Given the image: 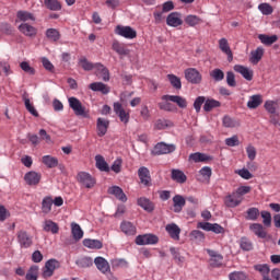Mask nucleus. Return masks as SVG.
I'll return each instance as SVG.
<instances>
[{
  "mask_svg": "<svg viewBox=\"0 0 280 280\" xmlns=\"http://www.w3.org/2000/svg\"><path fill=\"white\" fill-rule=\"evenodd\" d=\"M69 107L73 110L77 117H89V112L86 107L82 105V102L78 97L71 96L68 98Z\"/></svg>",
  "mask_w": 280,
  "mask_h": 280,
  "instance_id": "1",
  "label": "nucleus"
},
{
  "mask_svg": "<svg viewBox=\"0 0 280 280\" xmlns=\"http://www.w3.org/2000/svg\"><path fill=\"white\" fill-rule=\"evenodd\" d=\"M77 180L81 187H85V189H93L96 183L95 177L84 171L77 174Z\"/></svg>",
  "mask_w": 280,
  "mask_h": 280,
  "instance_id": "2",
  "label": "nucleus"
},
{
  "mask_svg": "<svg viewBox=\"0 0 280 280\" xmlns=\"http://www.w3.org/2000/svg\"><path fill=\"white\" fill-rule=\"evenodd\" d=\"M172 152H176V144H167L165 142H159L152 150L153 156H161L163 154H172Z\"/></svg>",
  "mask_w": 280,
  "mask_h": 280,
  "instance_id": "3",
  "label": "nucleus"
},
{
  "mask_svg": "<svg viewBox=\"0 0 280 280\" xmlns=\"http://www.w3.org/2000/svg\"><path fill=\"white\" fill-rule=\"evenodd\" d=\"M184 75L190 84H200L202 82V74L196 68H187L184 71Z\"/></svg>",
  "mask_w": 280,
  "mask_h": 280,
  "instance_id": "4",
  "label": "nucleus"
},
{
  "mask_svg": "<svg viewBox=\"0 0 280 280\" xmlns=\"http://www.w3.org/2000/svg\"><path fill=\"white\" fill-rule=\"evenodd\" d=\"M114 113L125 126L130 121V109H125L121 103H114Z\"/></svg>",
  "mask_w": 280,
  "mask_h": 280,
  "instance_id": "5",
  "label": "nucleus"
},
{
  "mask_svg": "<svg viewBox=\"0 0 280 280\" xmlns=\"http://www.w3.org/2000/svg\"><path fill=\"white\" fill-rule=\"evenodd\" d=\"M115 34L122 38H127V40H132V38L137 36V31L131 26L117 25L115 27Z\"/></svg>",
  "mask_w": 280,
  "mask_h": 280,
  "instance_id": "6",
  "label": "nucleus"
},
{
  "mask_svg": "<svg viewBox=\"0 0 280 280\" xmlns=\"http://www.w3.org/2000/svg\"><path fill=\"white\" fill-rule=\"evenodd\" d=\"M58 268H60V262L56 259H49L43 268L42 277H44V279L54 277V272L58 270Z\"/></svg>",
  "mask_w": 280,
  "mask_h": 280,
  "instance_id": "7",
  "label": "nucleus"
},
{
  "mask_svg": "<svg viewBox=\"0 0 280 280\" xmlns=\"http://www.w3.org/2000/svg\"><path fill=\"white\" fill-rule=\"evenodd\" d=\"M137 246H152L159 244V236L154 234L138 235L136 237Z\"/></svg>",
  "mask_w": 280,
  "mask_h": 280,
  "instance_id": "8",
  "label": "nucleus"
},
{
  "mask_svg": "<svg viewBox=\"0 0 280 280\" xmlns=\"http://www.w3.org/2000/svg\"><path fill=\"white\" fill-rule=\"evenodd\" d=\"M18 242L21 248H31L34 245V238L25 230L18 232Z\"/></svg>",
  "mask_w": 280,
  "mask_h": 280,
  "instance_id": "9",
  "label": "nucleus"
},
{
  "mask_svg": "<svg viewBox=\"0 0 280 280\" xmlns=\"http://www.w3.org/2000/svg\"><path fill=\"white\" fill-rule=\"evenodd\" d=\"M197 229H202V231H211L212 233H215L217 235H220L224 233V229L222 225L218 223H209V222H199L197 224Z\"/></svg>",
  "mask_w": 280,
  "mask_h": 280,
  "instance_id": "10",
  "label": "nucleus"
},
{
  "mask_svg": "<svg viewBox=\"0 0 280 280\" xmlns=\"http://www.w3.org/2000/svg\"><path fill=\"white\" fill-rule=\"evenodd\" d=\"M18 30L21 32V34L27 36V38H36V35L38 34L37 27H34L33 25H30L25 22L20 24Z\"/></svg>",
  "mask_w": 280,
  "mask_h": 280,
  "instance_id": "11",
  "label": "nucleus"
},
{
  "mask_svg": "<svg viewBox=\"0 0 280 280\" xmlns=\"http://www.w3.org/2000/svg\"><path fill=\"white\" fill-rule=\"evenodd\" d=\"M168 27H180L183 25V15L178 12H172L166 18Z\"/></svg>",
  "mask_w": 280,
  "mask_h": 280,
  "instance_id": "12",
  "label": "nucleus"
},
{
  "mask_svg": "<svg viewBox=\"0 0 280 280\" xmlns=\"http://www.w3.org/2000/svg\"><path fill=\"white\" fill-rule=\"evenodd\" d=\"M40 178H43V175H40V173H38L36 171L27 172L24 175V180H25L26 185H30V187H34V186L38 185V183H40Z\"/></svg>",
  "mask_w": 280,
  "mask_h": 280,
  "instance_id": "13",
  "label": "nucleus"
},
{
  "mask_svg": "<svg viewBox=\"0 0 280 280\" xmlns=\"http://www.w3.org/2000/svg\"><path fill=\"white\" fill-rule=\"evenodd\" d=\"M243 200L244 198L237 196L235 192H232L224 198V205L230 209H235V207H240V205H242Z\"/></svg>",
  "mask_w": 280,
  "mask_h": 280,
  "instance_id": "14",
  "label": "nucleus"
},
{
  "mask_svg": "<svg viewBox=\"0 0 280 280\" xmlns=\"http://www.w3.org/2000/svg\"><path fill=\"white\" fill-rule=\"evenodd\" d=\"M110 126V120L106 118H97L96 120V131L100 137L106 136L108 128Z\"/></svg>",
  "mask_w": 280,
  "mask_h": 280,
  "instance_id": "15",
  "label": "nucleus"
},
{
  "mask_svg": "<svg viewBox=\"0 0 280 280\" xmlns=\"http://www.w3.org/2000/svg\"><path fill=\"white\" fill-rule=\"evenodd\" d=\"M138 176L140 182L144 187H150L152 185V177L150 176V170L145 166H142L138 170Z\"/></svg>",
  "mask_w": 280,
  "mask_h": 280,
  "instance_id": "16",
  "label": "nucleus"
},
{
  "mask_svg": "<svg viewBox=\"0 0 280 280\" xmlns=\"http://www.w3.org/2000/svg\"><path fill=\"white\" fill-rule=\"evenodd\" d=\"M233 69L236 73L242 74L243 78L247 80V82H250V80H253V75H254L253 69L242 65H235Z\"/></svg>",
  "mask_w": 280,
  "mask_h": 280,
  "instance_id": "17",
  "label": "nucleus"
},
{
  "mask_svg": "<svg viewBox=\"0 0 280 280\" xmlns=\"http://www.w3.org/2000/svg\"><path fill=\"white\" fill-rule=\"evenodd\" d=\"M162 100L164 102H173L174 104H177V106H179V108H187V100L183 96L164 95V96H162Z\"/></svg>",
  "mask_w": 280,
  "mask_h": 280,
  "instance_id": "18",
  "label": "nucleus"
},
{
  "mask_svg": "<svg viewBox=\"0 0 280 280\" xmlns=\"http://www.w3.org/2000/svg\"><path fill=\"white\" fill-rule=\"evenodd\" d=\"M165 231L168 233L172 240L178 242L180 240V228L176 223H171L165 226Z\"/></svg>",
  "mask_w": 280,
  "mask_h": 280,
  "instance_id": "19",
  "label": "nucleus"
},
{
  "mask_svg": "<svg viewBox=\"0 0 280 280\" xmlns=\"http://www.w3.org/2000/svg\"><path fill=\"white\" fill-rule=\"evenodd\" d=\"M219 48L223 54H226L228 61L233 62V51L231 50V46H229V39L228 38H221L219 40Z\"/></svg>",
  "mask_w": 280,
  "mask_h": 280,
  "instance_id": "20",
  "label": "nucleus"
},
{
  "mask_svg": "<svg viewBox=\"0 0 280 280\" xmlns=\"http://www.w3.org/2000/svg\"><path fill=\"white\" fill-rule=\"evenodd\" d=\"M94 264L97 270H100V272H103V275H106V272H110V265L108 264V260L104 257H96L94 259Z\"/></svg>",
  "mask_w": 280,
  "mask_h": 280,
  "instance_id": "21",
  "label": "nucleus"
},
{
  "mask_svg": "<svg viewBox=\"0 0 280 280\" xmlns=\"http://www.w3.org/2000/svg\"><path fill=\"white\" fill-rule=\"evenodd\" d=\"M249 231H252V233H254V235H256L257 237H260V240H266L268 235L266 229L264 228V225H261V223H252L249 225Z\"/></svg>",
  "mask_w": 280,
  "mask_h": 280,
  "instance_id": "22",
  "label": "nucleus"
},
{
  "mask_svg": "<svg viewBox=\"0 0 280 280\" xmlns=\"http://www.w3.org/2000/svg\"><path fill=\"white\" fill-rule=\"evenodd\" d=\"M264 104V96L261 94H254L249 96V100L247 102V108L250 110H255V108H259Z\"/></svg>",
  "mask_w": 280,
  "mask_h": 280,
  "instance_id": "23",
  "label": "nucleus"
},
{
  "mask_svg": "<svg viewBox=\"0 0 280 280\" xmlns=\"http://www.w3.org/2000/svg\"><path fill=\"white\" fill-rule=\"evenodd\" d=\"M264 47L259 46L257 47L255 50L250 51V56H249V62L252 65H259V61L261 60V58H264Z\"/></svg>",
  "mask_w": 280,
  "mask_h": 280,
  "instance_id": "24",
  "label": "nucleus"
},
{
  "mask_svg": "<svg viewBox=\"0 0 280 280\" xmlns=\"http://www.w3.org/2000/svg\"><path fill=\"white\" fill-rule=\"evenodd\" d=\"M108 194L112 196H115L117 200H120L121 202H126L128 200V197H126V194L124 192V189L119 186H112L108 188Z\"/></svg>",
  "mask_w": 280,
  "mask_h": 280,
  "instance_id": "25",
  "label": "nucleus"
},
{
  "mask_svg": "<svg viewBox=\"0 0 280 280\" xmlns=\"http://www.w3.org/2000/svg\"><path fill=\"white\" fill-rule=\"evenodd\" d=\"M112 49L116 51L118 56H128L130 54V49L126 48V46L117 39L113 42Z\"/></svg>",
  "mask_w": 280,
  "mask_h": 280,
  "instance_id": "26",
  "label": "nucleus"
},
{
  "mask_svg": "<svg viewBox=\"0 0 280 280\" xmlns=\"http://www.w3.org/2000/svg\"><path fill=\"white\" fill-rule=\"evenodd\" d=\"M137 203H138V207H141V209H143L148 213H152V211H154V203L145 197L139 198Z\"/></svg>",
  "mask_w": 280,
  "mask_h": 280,
  "instance_id": "27",
  "label": "nucleus"
},
{
  "mask_svg": "<svg viewBox=\"0 0 280 280\" xmlns=\"http://www.w3.org/2000/svg\"><path fill=\"white\" fill-rule=\"evenodd\" d=\"M43 229L46 233H52V235L58 234V231H60V226H58V223L51 220H45Z\"/></svg>",
  "mask_w": 280,
  "mask_h": 280,
  "instance_id": "28",
  "label": "nucleus"
},
{
  "mask_svg": "<svg viewBox=\"0 0 280 280\" xmlns=\"http://www.w3.org/2000/svg\"><path fill=\"white\" fill-rule=\"evenodd\" d=\"M91 91L103 93V95H108L110 93V88L102 82H94L89 85Z\"/></svg>",
  "mask_w": 280,
  "mask_h": 280,
  "instance_id": "29",
  "label": "nucleus"
},
{
  "mask_svg": "<svg viewBox=\"0 0 280 280\" xmlns=\"http://www.w3.org/2000/svg\"><path fill=\"white\" fill-rule=\"evenodd\" d=\"M264 106L269 115H275L276 117H279V103L275 101H266Z\"/></svg>",
  "mask_w": 280,
  "mask_h": 280,
  "instance_id": "30",
  "label": "nucleus"
},
{
  "mask_svg": "<svg viewBox=\"0 0 280 280\" xmlns=\"http://www.w3.org/2000/svg\"><path fill=\"white\" fill-rule=\"evenodd\" d=\"M207 253L210 257V261L212 266H222V259H224V257H222V255H220L218 252L213 250V249H207Z\"/></svg>",
  "mask_w": 280,
  "mask_h": 280,
  "instance_id": "31",
  "label": "nucleus"
},
{
  "mask_svg": "<svg viewBox=\"0 0 280 280\" xmlns=\"http://www.w3.org/2000/svg\"><path fill=\"white\" fill-rule=\"evenodd\" d=\"M185 197L180 195H176L173 197V207L175 213H180L183 211V207H185Z\"/></svg>",
  "mask_w": 280,
  "mask_h": 280,
  "instance_id": "32",
  "label": "nucleus"
},
{
  "mask_svg": "<svg viewBox=\"0 0 280 280\" xmlns=\"http://www.w3.org/2000/svg\"><path fill=\"white\" fill-rule=\"evenodd\" d=\"M120 230L125 235H137V228L129 221H124L120 224Z\"/></svg>",
  "mask_w": 280,
  "mask_h": 280,
  "instance_id": "33",
  "label": "nucleus"
},
{
  "mask_svg": "<svg viewBox=\"0 0 280 280\" xmlns=\"http://www.w3.org/2000/svg\"><path fill=\"white\" fill-rule=\"evenodd\" d=\"M258 39L260 40V43H262V45L270 46L275 45V43L279 40V37L277 35L259 34Z\"/></svg>",
  "mask_w": 280,
  "mask_h": 280,
  "instance_id": "34",
  "label": "nucleus"
},
{
  "mask_svg": "<svg viewBox=\"0 0 280 280\" xmlns=\"http://www.w3.org/2000/svg\"><path fill=\"white\" fill-rule=\"evenodd\" d=\"M184 21L186 25H188V27H196L197 25H200L202 23V19L194 14L186 15Z\"/></svg>",
  "mask_w": 280,
  "mask_h": 280,
  "instance_id": "35",
  "label": "nucleus"
},
{
  "mask_svg": "<svg viewBox=\"0 0 280 280\" xmlns=\"http://www.w3.org/2000/svg\"><path fill=\"white\" fill-rule=\"evenodd\" d=\"M95 163L100 172H110V167L108 166V163L106 162L104 156H102L101 154L95 156Z\"/></svg>",
  "mask_w": 280,
  "mask_h": 280,
  "instance_id": "36",
  "label": "nucleus"
},
{
  "mask_svg": "<svg viewBox=\"0 0 280 280\" xmlns=\"http://www.w3.org/2000/svg\"><path fill=\"white\" fill-rule=\"evenodd\" d=\"M83 246H85V248H92L95 250H100V248H102L104 245L102 244V241H100V240L85 238V240H83Z\"/></svg>",
  "mask_w": 280,
  "mask_h": 280,
  "instance_id": "37",
  "label": "nucleus"
},
{
  "mask_svg": "<svg viewBox=\"0 0 280 280\" xmlns=\"http://www.w3.org/2000/svg\"><path fill=\"white\" fill-rule=\"evenodd\" d=\"M71 233H72L73 240H75L77 242L82 240V237H84V231H82V228L80 226V224L75 222L71 223Z\"/></svg>",
  "mask_w": 280,
  "mask_h": 280,
  "instance_id": "38",
  "label": "nucleus"
},
{
  "mask_svg": "<svg viewBox=\"0 0 280 280\" xmlns=\"http://www.w3.org/2000/svg\"><path fill=\"white\" fill-rule=\"evenodd\" d=\"M171 178L180 185H183V183H187V175H185L180 170H172Z\"/></svg>",
  "mask_w": 280,
  "mask_h": 280,
  "instance_id": "39",
  "label": "nucleus"
},
{
  "mask_svg": "<svg viewBox=\"0 0 280 280\" xmlns=\"http://www.w3.org/2000/svg\"><path fill=\"white\" fill-rule=\"evenodd\" d=\"M189 161H192L194 163H205V161H211V156L205 153L196 152L189 155Z\"/></svg>",
  "mask_w": 280,
  "mask_h": 280,
  "instance_id": "40",
  "label": "nucleus"
},
{
  "mask_svg": "<svg viewBox=\"0 0 280 280\" xmlns=\"http://www.w3.org/2000/svg\"><path fill=\"white\" fill-rule=\"evenodd\" d=\"M42 162L49 168L58 167V158L51 155H44Z\"/></svg>",
  "mask_w": 280,
  "mask_h": 280,
  "instance_id": "41",
  "label": "nucleus"
},
{
  "mask_svg": "<svg viewBox=\"0 0 280 280\" xmlns=\"http://www.w3.org/2000/svg\"><path fill=\"white\" fill-rule=\"evenodd\" d=\"M51 207H54V199L51 197H44L42 200V213H51Z\"/></svg>",
  "mask_w": 280,
  "mask_h": 280,
  "instance_id": "42",
  "label": "nucleus"
},
{
  "mask_svg": "<svg viewBox=\"0 0 280 280\" xmlns=\"http://www.w3.org/2000/svg\"><path fill=\"white\" fill-rule=\"evenodd\" d=\"M170 253L173 256L174 261L178 265V266H183V264H185V256L180 255V250L176 247H171L170 248Z\"/></svg>",
  "mask_w": 280,
  "mask_h": 280,
  "instance_id": "43",
  "label": "nucleus"
},
{
  "mask_svg": "<svg viewBox=\"0 0 280 280\" xmlns=\"http://www.w3.org/2000/svg\"><path fill=\"white\" fill-rule=\"evenodd\" d=\"M174 122L167 119H159L154 124L155 130H167V128H172Z\"/></svg>",
  "mask_w": 280,
  "mask_h": 280,
  "instance_id": "44",
  "label": "nucleus"
},
{
  "mask_svg": "<svg viewBox=\"0 0 280 280\" xmlns=\"http://www.w3.org/2000/svg\"><path fill=\"white\" fill-rule=\"evenodd\" d=\"M189 237L197 244H202V242H205V233L200 230H192L189 234Z\"/></svg>",
  "mask_w": 280,
  "mask_h": 280,
  "instance_id": "45",
  "label": "nucleus"
},
{
  "mask_svg": "<svg viewBox=\"0 0 280 280\" xmlns=\"http://www.w3.org/2000/svg\"><path fill=\"white\" fill-rule=\"evenodd\" d=\"M23 102L26 110H28L33 117H38V110H36V107H34V104L30 101V97L27 95H23Z\"/></svg>",
  "mask_w": 280,
  "mask_h": 280,
  "instance_id": "46",
  "label": "nucleus"
},
{
  "mask_svg": "<svg viewBox=\"0 0 280 280\" xmlns=\"http://www.w3.org/2000/svg\"><path fill=\"white\" fill-rule=\"evenodd\" d=\"M46 8L51 10L52 12H58L62 10V4L58 0H45L44 1Z\"/></svg>",
  "mask_w": 280,
  "mask_h": 280,
  "instance_id": "47",
  "label": "nucleus"
},
{
  "mask_svg": "<svg viewBox=\"0 0 280 280\" xmlns=\"http://www.w3.org/2000/svg\"><path fill=\"white\" fill-rule=\"evenodd\" d=\"M220 105L221 104L219 101H215L213 98H208L205 102L203 110H206V113H211V110H213V108H220Z\"/></svg>",
  "mask_w": 280,
  "mask_h": 280,
  "instance_id": "48",
  "label": "nucleus"
},
{
  "mask_svg": "<svg viewBox=\"0 0 280 280\" xmlns=\"http://www.w3.org/2000/svg\"><path fill=\"white\" fill-rule=\"evenodd\" d=\"M167 80L173 89L180 90L183 89V83L180 82V78L175 74H167Z\"/></svg>",
  "mask_w": 280,
  "mask_h": 280,
  "instance_id": "49",
  "label": "nucleus"
},
{
  "mask_svg": "<svg viewBox=\"0 0 280 280\" xmlns=\"http://www.w3.org/2000/svg\"><path fill=\"white\" fill-rule=\"evenodd\" d=\"M46 38L52 43H57V40H60V32L56 28H48L46 31Z\"/></svg>",
  "mask_w": 280,
  "mask_h": 280,
  "instance_id": "50",
  "label": "nucleus"
},
{
  "mask_svg": "<svg viewBox=\"0 0 280 280\" xmlns=\"http://www.w3.org/2000/svg\"><path fill=\"white\" fill-rule=\"evenodd\" d=\"M77 266L79 268H91V266H93V258L91 257H82V258H79L77 261H75Z\"/></svg>",
  "mask_w": 280,
  "mask_h": 280,
  "instance_id": "51",
  "label": "nucleus"
},
{
  "mask_svg": "<svg viewBox=\"0 0 280 280\" xmlns=\"http://www.w3.org/2000/svg\"><path fill=\"white\" fill-rule=\"evenodd\" d=\"M222 121H223L224 128H237V126H240L238 120H236L235 118H232L231 116L223 117Z\"/></svg>",
  "mask_w": 280,
  "mask_h": 280,
  "instance_id": "52",
  "label": "nucleus"
},
{
  "mask_svg": "<svg viewBox=\"0 0 280 280\" xmlns=\"http://www.w3.org/2000/svg\"><path fill=\"white\" fill-rule=\"evenodd\" d=\"M112 268H128V260L124 258H114L110 260Z\"/></svg>",
  "mask_w": 280,
  "mask_h": 280,
  "instance_id": "53",
  "label": "nucleus"
},
{
  "mask_svg": "<svg viewBox=\"0 0 280 280\" xmlns=\"http://www.w3.org/2000/svg\"><path fill=\"white\" fill-rule=\"evenodd\" d=\"M18 19L23 21V23H27V21H36V18L27 11H19Z\"/></svg>",
  "mask_w": 280,
  "mask_h": 280,
  "instance_id": "54",
  "label": "nucleus"
},
{
  "mask_svg": "<svg viewBox=\"0 0 280 280\" xmlns=\"http://www.w3.org/2000/svg\"><path fill=\"white\" fill-rule=\"evenodd\" d=\"M210 78H212L214 82H222V80H224V71L218 68L213 69L212 71H210Z\"/></svg>",
  "mask_w": 280,
  "mask_h": 280,
  "instance_id": "55",
  "label": "nucleus"
},
{
  "mask_svg": "<svg viewBox=\"0 0 280 280\" xmlns=\"http://www.w3.org/2000/svg\"><path fill=\"white\" fill-rule=\"evenodd\" d=\"M248 276L244 271H233L229 275V280H247Z\"/></svg>",
  "mask_w": 280,
  "mask_h": 280,
  "instance_id": "56",
  "label": "nucleus"
},
{
  "mask_svg": "<svg viewBox=\"0 0 280 280\" xmlns=\"http://www.w3.org/2000/svg\"><path fill=\"white\" fill-rule=\"evenodd\" d=\"M258 10H260L261 14H264L265 16L272 14V12L275 11L272 9V5H270L269 3H260L258 5Z\"/></svg>",
  "mask_w": 280,
  "mask_h": 280,
  "instance_id": "57",
  "label": "nucleus"
},
{
  "mask_svg": "<svg viewBox=\"0 0 280 280\" xmlns=\"http://www.w3.org/2000/svg\"><path fill=\"white\" fill-rule=\"evenodd\" d=\"M254 268L261 275L262 279L270 275V267L268 265H256Z\"/></svg>",
  "mask_w": 280,
  "mask_h": 280,
  "instance_id": "58",
  "label": "nucleus"
},
{
  "mask_svg": "<svg viewBox=\"0 0 280 280\" xmlns=\"http://www.w3.org/2000/svg\"><path fill=\"white\" fill-rule=\"evenodd\" d=\"M260 215L262 218V224L265 226H272V214L268 211H261Z\"/></svg>",
  "mask_w": 280,
  "mask_h": 280,
  "instance_id": "59",
  "label": "nucleus"
},
{
  "mask_svg": "<svg viewBox=\"0 0 280 280\" xmlns=\"http://www.w3.org/2000/svg\"><path fill=\"white\" fill-rule=\"evenodd\" d=\"M234 173L241 176V178L244 180H250V178H253V175L248 168L236 170Z\"/></svg>",
  "mask_w": 280,
  "mask_h": 280,
  "instance_id": "60",
  "label": "nucleus"
},
{
  "mask_svg": "<svg viewBox=\"0 0 280 280\" xmlns=\"http://www.w3.org/2000/svg\"><path fill=\"white\" fill-rule=\"evenodd\" d=\"M79 65H81V67H82V69H84V71H93V69H95V65L90 62L84 57L79 60Z\"/></svg>",
  "mask_w": 280,
  "mask_h": 280,
  "instance_id": "61",
  "label": "nucleus"
},
{
  "mask_svg": "<svg viewBox=\"0 0 280 280\" xmlns=\"http://www.w3.org/2000/svg\"><path fill=\"white\" fill-rule=\"evenodd\" d=\"M246 154L249 161H255L257 159V149L253 144L246 147Z\"/></svg>",
  "mask_w": 280,
  "mask_h": 280,
  "instance_id": "62",
  "label": "nucleus"
},
{
  "mask_svg": "<svg viewBox=\"0 0 280 280\" xmlns=\"http://www.w3.org/2000/svg\"><path fill=\"white\" fill-rule=\"evenodd\" d=\"M257 218H259V209L249 208L247 210L246 220H252L253 222H255V220H257Z\"/></svg>",
  "mask_w": 280,
  "mask_h": 280,
  "instance_id": "63",
  "label": "nucleus"
},
{
  "mask_svg": "<svg viewBox=\"0 0 280 280\" xmlns=\"http://www.w3.org/2000/svg\"><path fill=\"white\" fill-rule=\"evenodd\" d=\"M242 250H253V242L246 237H242L240 241Z\"/></svg>",
  "mask_w": 280,
  "mask_h": 280,
  "instance_id": "64",
  "label": "nucleus"
}]
</instances>
